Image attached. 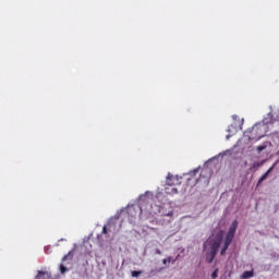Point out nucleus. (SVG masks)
Wrapping results in <instances>:
<instances>
[{
    "instance_id": "obj_3",
    "label": "nucleus",
    "mask_w": 279,
    "mask_h": 279,
    "mask_svg": "<svg viewBox=\"0 0 279 279\" xmlns=\"http://www.w3.org/2000/svg\"><path fill=\"white\" fill-rule=\"evenodd\" d=\"M180 180H182V177H178V175L168 173L166 182L170 186H180V184H182V181H180Z\"/></svg>"
},
{
    "instance_id": "obj_11",
    "label": "nucleus",
    "mask_w": 279,
    "mask_h": 279,
    "mask_svg": "<svg viewBox=\"0 0 279 279\" xmlns=\"http://www.w3.org/2000/svg\"><path fill=\"white\" fill-rule=\"evenodd\" d=\"M141 274H143V271H141V270H133V271L131 272V276H132L133 278H138V276H141Z\"/></svg>"
},
{
    "instance_id": "obj_17",
    "label": "nucleus",
    "mask_w": 279,
    "mask_h": 279,
    "mask_svg": "<svg viewBox=\"0 0 279 279\" xmlns=\"http://www.w3.org/2000/svg\"><path fill=\"white\" fill-rule=\"evenodd\" d=\"M156 254H159V255H160V254H162V252H161L160 250H157V251H156Z\"/></svg>"
},
{
    "instance_id": "obj_5",
    "label": "nucleus",
    "mask_w": 279,
    "mask_h": 279,
    "mask_svg": "<svg viewBox=\"0 0 279 279\" xmlns=\"http://www.w3.org/2000/svg\"><path fill=\"white\" fill-rule=\"evenodd\" d=\"M271 171H274V167H270L263 175L262 178L258 180L257 182V186H260V184H263V182H265V180H267V178L269 177V173H271Z\"/></svg>"
},
{
    "instance_id": "obj_15",
    "label": "nucleus",
    "mask_w": 279,
    "mask_h": 279,
    "mask_svg": "<svg viewBox=\"0 0 279 279\" xmlns=\"http://www.w3.org/2000/svg\"><path fill=\"white\" fill-rule=\"evenodd\" d=\"M263 149H265V146H258V147H257V150H258V151H263Z\"/></svg>"
},
{
    "instance_id": "obj_2",
    "label": "nucleus",
    "mask_w": 279,
    "mask_h": 279,
    "mask_svg": "<svg viewBox=\"0 0 279 279\" xmlns=\"http://www.w3.org/2000/svg\"><path fill=\"white\" fill-rule=\"evenodd\" d=\"M236 228H239V221L234 220L229 227V231L225 238V243L220 251L221 256L226 255V252H228V248L232 244V241H234V234H236Z\"/></svg>"
},
{
    "instance_id": "obj_16",
    "label": "nucleus",
    "mask_w": 279,
    "mask_h": 279,
    "mask_svg": "<svg viewBox=\"0 0 279 279\" xmlns=\"http://www.w3.org/2000/svg\"><path fill=\"white\" fill-rule=\"evenodd\" d=\"M197 171H199V169H194V170L192 171V175H195V173H197Z\"/></svg>"
},
{
    "instance_id": "obj_6",
    "label": "nucleus",
    "mask_w": 279,
    "mask_h": 279,
    "mask_svg": "<svg viewBox=\"0 0 279 279\" xmlns=\"http://www.w3.org/2000/svg\"><path fill=\"white\" fill-rule=\"evenodd\" d=\"M217 256V252L210 251L206 253V263L210 264L215 260V257Z\"/></svg>"
},
{
    "instance_id": "obj_10",
    "label": "nucleus",
    "mask_w": 279,
    "mask_h": 279,
    "mask_svg": "<svg viewBox=\"0 0 279 279\" xmlns=\"http://www.w3.org/2000/svg\"><path fill=\"white\" fill-rule=\"evenodd\" d=\"M168 263H172V265H173V263H175V259H173V257H171V256L162 259L163 265H167Z\"/></svg>"
},
{
    "instance_id": "obj_9",
    "label": "nucleus",
    "mask_w": 279,
    "mask_h": 279,
    "mask_svg": "<svg viewBox=\"0 0 279 279\" xmlns=\"http://www.w3.org/2000/svg\"><path fill=\"white\" fill-rule=\"evenodd\" d=\"M66 260H73V251H70L66 255L62 257V263H66Z\"/></svg>"
},
{
    "instance_id": "obj_14",
    "label": "nucleus",
    "mask_w": 279,
    "mask_h": 279,
    "mask_svg": "<svg viewBox=\"0 0 279 279\" xmlns=\"http://www.w3.org/2000/svg\"><path fill=\"white\" fill-rule=\"evenodd\" d=\"M102 234H108V228L106 226L102 227Z\"/></svg>"
},
{
    "instance_id": "obj_12",
    "label": "nucleus",
    "mask_w": 279,
    "mask_h": 279,
    "mask_svg": "<svg viewBox=\"0 0 279 279\" xmlns=\"http://www.w3.org/2000/svg\"><path fill=\"white\" fill-rule=\"evenodd\" d=\"M219 276V268H216L214 272L211 274V278L216 279Z\"/></svg>"
},
{
    "instance_id": "obj_7",
    "label": "nucleus",
    "mask_w": 279,
    "mask_h": 279,
    "mask_svg": "<svg viewBox=\"0 0 279 279\" xmlns=\"http://www.w3.org/2000/svg\"><path fill=\"white\" fill-rule=\"evenodd\" d=\"M36 279H52V277H51L50 272L39 270L37 276H36Z\"/></svg>"
},
{
    "instance_id": "obj_1",
    "label": "nucleus",
    "mask_w": 279,
    "mask_h": 279,
    "mask_svg": "<svg viewBox=\"0 0 279 279\" xmlns=\"http://www.w3.org/2000/svg\"><path fill=\"white\" fill-rule=\"evenodd\" d=\"M221 243H223V231H220L216 235H211L207 239V241L204 244L205 250H208L210 252H219V247L221 246Z\"/></svg>"
},
{
    "instance_id": "obj_4",
    "label": "nucleus",
    "mask_w": 279,
    "mask_h": 279,
    "mask_svg": "<svg viewBox=\"0 0 279 279\" xmlns=\"http://www.w3.org/2000/svg\"><path fill=\"white\" fill-rule=\"evenodd\" d=\"M165 192L167 193V195H177L178 187L167 184V181H166Z\"/></svg>"
},
{
    "instance_id": "obj_8",
    "label": "nucleus",
    "mask_w": 279,
    "mask_h": 279,
    "mask_svg": "<svg viewBox=\"0 0 279 279\" xmlns=\"http://www.w3.org/2000/svg\"><path fill=\"white\" fill-rule=\"evenodd\" d=\"M250 278H254V270H245L241 276V279H250Z\"/></svg>"
},
{
    "instance_id": "obj_13",
    "label": "nucleus",
    "mask_w": 279,
    "mask_h": 279,
    "mask_svg": "<svg viewBox=\"0 0 279 279\" xmlns=\"http://www.w3.org/2000/svg\"><path fill=\"white\" fill-rule=\"evenodd\" d=\"M59 269L61 274H66L68 269L64 267V264H60Z\"/></svg>"
}]
</instances>
